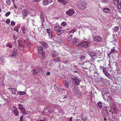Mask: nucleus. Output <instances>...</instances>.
Listing matches in <instances>:
<instances>
[{
  "label": "nucleus",
  "instance_id": "nucleus-57",
  "mask_svg": "<svg viewBox=\"0 0 121 121\" xmlns=\"http://www.w3.org/2000/svg\"><path fill=\"white\" fill-rule=\"evenodd\" d=\"M58 39H57V40L58 41H60L61 40V38L60 37L59 38H58Z\"/></svg>",
  "mask_w": 121,
  "mask_h": 121
},
{
  "label": "nucleus",
  "instance_id": "nucleus-8",
  "mask_svg": "<svg viewBox=\"0 0 121 121\" xmlns=\"http://www.w3.org/2000/svg\"><path fill=\"white\" fill-rule=\"evenodd\" d=\"M42 71V69L41 68L38 67L37 68L33 70L32 72H33V74L34 75H35L38 73H41Z\"/></svg>",
  "mask_w": 121,
  "mask_h": 121
},
{
  "label": "nucleus",
  "instance_id": "nucleus-14",
  "mask_svg": "<svg viewBox=\"0 0 121 121\" xmlns=\"http://www.w3.org/2000/svg\"><path fill=\"white\" fill-rule=\"evenodd\" d=\"M118 111L116 107L115 106L114 108H112V109L109 111V112H112V114L117 112Z\"/></svg>",
  "mask_w": 121,
  "mask_h": 121
},
{
  "label": "nucleus",
  "instance_id": "nucleus-48",
  "mask_svg": "<svg viewBox=\"0 0 121 121\" xmlns=\"http://www.w3.org/2000/svg\"><path fill=\"white\" fill-rule=\"evenodd\" d=\"M114 1L116 2V3L115 4H119V3L120 1V0H114Z\"/></svg>",
  "mask_w": 121,
  "mask_h": 121
},
{
  "label": "nucleus",
  "instance_id": "nucleus-6",
  "mask_svg": "<svg viewBox=\"0 0 121 121\" xmlns=\"http://www.w3.org/2000/svg\"><path fill=\"white\" fill-rule=\"evenodd\" d=\"M75 94L78 97H80L81 96V93L80 90L77 87H75L74 89Z\"/></svg>",
  "mask_w": 121,
  "mask_h": 121
},
{
  "label": "nucleus",
  "instance_id": "nucleus-16",
  "mask_svg": "<svg viewBox=\"0 0 121 121\" xmlns=\"http://www.w3.org/2000/svg\"><path fill=\"white\" fill-rule=\"evenodd\" d=\"M52 2V0H44L43 3V5H48Z\"/></svg>",
  "mask_w": 121,
  "mask_h": 121
},
{
  "label": "nucleus",
  "instance_id": "nucleus-44",
  "mask_svg": "<svg viewBox=\"0 0 121 121\" xmlns=\"http://www.w3.org/2000/svg\"><path fill=\"white\" fill-rule=\"evenodd\" d=\"M14 31H16L17 32H18L19 30L18 27H16L14 29Z\"/></svg>",
  "mask_w": 121,
  "mask_h": 121
},
{
  "label": "nucleus",
  "instance_id": "nucleus-9",
  "mask_svg": "<svg viewBox=\"0 0 121 121\" xmlns=\"http://www.w3.org/2000/svg\"><path fill=\"white\" fill-rule=\"evenodd\" d=\"M80 3L81 5L80 8L82 9H84L87 6V4L85 2H81Z\"/></svg>",
  "mask_w": 121,
  "mask_h": 121
},
{
  "label": "nucleus",
  "instance_id": "nucleus-32",
  "mask_svg": "<svg viewBox=\"0 0 121 121\" xmlns=\"http://www.w3.org/2000/svg\"><path fill=\"white\" fill-rule=\"evenodd\" d=\"M73 37V35H70L69 36L67 39V40L68 41H71L72 38V37Z\"/></svg>",
  "mask_w": 121,
  "mask_h": 121
},
{
  "label": "nucleus",
  "instance_id": "nucleus-22",
  "mask_svg": "<svg viewBox=\"0 0 121 121\" xmlns=\"http://www.w3.org/2000/svg\"><path fill=\"white\" fill-rule=\"evenodd\" d=\"M17 89L14 88H13L11 89V91L12 93L14 95H17L18 94L17 92H16Z\"/></svg>",
  "mask_w": 121,
  "mask_h": 121
},
{
  "label": "nucleus",
  "instance_id": "nucleus-3",
  "mask_svg": "<svg viewBox=\"0 0 121 121\" xmlns=\"http://www.w3.org/2000/svg\"><path fill=\"white\" fill-rule=\"evenodd\" d=\"M91 64L90 62H85L82 64L83 66H81V67L84 69H88V68H87L89 67L90 68Z\"/></svg>",
  "mask_w": 121,
  "mask_h": 121
},
{
  "label": "nucleus",
  "instance_id": "nucleus-27",
  "mask_svg": "<svg viewBox=\"0 0 121 121\" xmlns=\"http://www.w3.org/2000/svg\"><path fill=\"white\" fill-rule=\"evenodd\" d=\"M102 103L100 101H99L98 103H97V104L99 108L101 109L102 108Z\"/></svg>",
  "mask_w": 121,
  "mask_h": 121
},
{
  "label": "nucleus",
  "instance_id": "nucleus-53",
  "mask_svg": "<svg viewBox=\"0 0 121 121\" xmlns=\"http://www.w3.org/2000/svg\"><path fill=\"white\" fill-rule=\"evenodd\" d=\"M109 0H103V1H102V2L104 3H106Z\"/></svg>",
  "mask_w": 121,
  "mask_h": 121
},
{
  "label": "nucleus",
  "instance_id": "nucleus-13",
  "mask_svg": "<svg viewBox=\"0 0 121 121\" xmlns=\"http://www.w3.org/2000/svg\"><path fill=\"white\" fill-rule=\"evenodd\" d=\"M68 79V78L67 77L65 78L63 81L64 84L67 88H68L69 86V84L67 81Z\"/></svg>",
  "mask_w": 121,
  "mask_h": 121
},
{
  "label": "nucleus",
  "instance_id": "nucleus-21",
  "mask_svg": "<svg viewBox=\"0 0 121 121\" xmlns=\"http://www.w3.org/2000/svg\"><path fill=\"white\" fill-rule=\"evenodd\" d=\"M46 30L48 34V35L49 37L50 38H52L53 37V35L52 34L51 32L50 31V30L48 29H47Z\"/></svg>",
  "mask_w": 121,
  "mask_h": 121
},
{
  "label": "nucleus",
  "instance_id": "nucleus-30",
  "mask_svg": "<svg viewBox=\"0 0 121 121\" xmlns=\"http://www.w3.org/2000/svg\"><path fill=\"white\" fill-rule=\"evenodd\" d=\"M85 56L82 55L80 57V60L82 61H83L85 59Z\"/></svg>",
  "mask_w": 121,
  "mask_h": 121
},
{
  "label": "nucleus",
  "instance_id": "nucleus-29",
  "mask_svg": "<svg viewBox=\"0 0 121 121\" xmlns=\"http://www.w3.org/2000/svg\"><path fill=\"white\" fill-rule=\"evenodd\" d=\"M18 48L21 51H23L24 49V47L23 45H21L18 46Z\"/></svg>",
  "mask_w": 121,
  "mask_h": 121
},
{
  "label": "nucleus",
  "instance_id": "nucleus-28",
  "mask_svg": "<svg viewBox=\"0 0 121 121\" xmlns=\"http://www.w3.org/2000/svg\"><path fill=\"white\" fill-rule=\"evenodd\" d=\"M13 112L16 116H17L19 115L18 111L17 109L16 110H14Z\"/></svg>",
  "mask_w": 121,
  "mask_h": 121
},
{
  "label": "nucleus",
  "instance_id": "nucleus-55",
  "mask_svg": "<svg viewBox=\"0 0 121 121\" xmlns=\"http://www.w3.org/2000/svg\"><path fill=\"white\" fill-rule=\"evenodd\" d=\"M99 67H100V70H102V69H103H103H104V68H105V67H103L101 65H100Z\"/></svg>",
  "mask_w": 121,
  "mask_h": 121
},
{
  "label": "nucleus",
  "instance_id": "nucleus-12",
  "mask_svg": "<svg viewBox=\"0 0 121 121\" xmlns=\"http://www.w3.org/2000/svg\"><path fill=\"white\" fill-rule=\"evenodd\" d=\"M50 52L51 55L53 57H56L58 56V53L54 50H51Z\"/></svg>",
  "mask_w": 121,
  "mask_h": 121
},
{
  "label": "nucleus",
  "instance_id": "nucleus-36",
  "mask_svg": "<svg viewBox=\"0 0 121 121\" xmlns=\"http://www.w3.org/2000/svg\"><path fill=\"white\" fill-rule=\"evenodd\" d=\"M19 94L20 95H25L26 94V93L24 91L20 92Z\"/></svg>",
  "mask_w": 121,
  "mask_h": 121
},
{
  "label": "nucleus",
  "instance_id": "nucleus-39",
  "mask_svg": "<svg viewBox=\"0 0 121 121\" xmlns=\"http://www.w3.org/2000/svg\"><path fill=\"white\" fill-rule=\"evenodd\" d=\"M103 72L104 74L108 72L106 70L105 68H104L103 70Z\"/></svg>",
  "mask_w": 121,
  "mask_h": 121
},
{
  "label": "nucleus",
  "instance_id": "nucleus-52",
  "mask_svg": "<svg viewBox=\"0 0 121 121\" xmlns=\"http://www.w3.org/2000/svg\"><path fill=\"white\" fill-rule=\"evenodd\" d=\"M23 114H24V115L26 114H27V113L26 112V111L25 109L24 111L23 112H22Z\"/></svg>",
  "mask_w": 121,
  "mask_h": 121
},
{
  "label": "nucleus",
  "instance_id": "nucleus-47",
  "mask_svg": "<svg viewBox=\"0 0 121 121\" xmlns=\"http://www.w3.org/2000/svg\"><path fill=\"white\" fill-rule=\"evenodd\" d=\"M10 20L9 19H7L6 20V23L7 24H9L10 22Z\"/></svg>",
  "mask_w": 121,
  "mask_h": 121
},
{
  "label": "nucleus",
  "instance_id": "nucleus-17",
  "mask_svg": "<svg viewBox=\"0 0 121 121\" xmlns=\"http://www.w3.org/2000/svg\"><path fill=\"white\" fill-rule=\"evenodd\" d=\"M27 28L25 25L24 26L21 28V30L22 31V32L23 34H25L27 31Z\"/></svg>",
  "mask_w": 121,
  "mask_h": 121
},
{
  "label": "nucleus",
  "instance_id": "nucleus-56",
  "mask_svg": "<svg viewBox=\"0 0 121 121\" xmlns=\"http://www.w3.org/2000/svg\"><path fill=\"white\" fill-rule=\"evenodd\" d=\"M63 63L65 64H68L69 63V61L68 60H67L63 62Z\"/></svg>",
  "mask_w": 121,
  "mask_h": 121
},
{
  "label": "nucleus",
  "instance_id": "nucleus-45",
  "mask_svg": "<svg viewBox=\"0 0 121 121\" xmlns=\"http://www.w3.org/2000/svg\"><path fill=\"white\" fill-rule=\"evenodd\" d=\"M26 44H27V45L28 48H30L31 46V44L30 42Z\"/></svg>",
  "mask_w": 121,
  "mask_h": 121
},
{
  "label": "nucleus",
  "instance_id": "nucleus-19",
  "mask_svg": "<svg viewBox=\"0 0 121 121\" xmlns=\"http://www.w3.org/2000/svg\"><path fill=\"white\" fill-rule=\"evenodd\" d=\"M23 106V105L20 104H19L18 108L22 112H23L24 111L25 108L22 107Z\"/></svg>",
  "mask_w": 121,
  "mask_h": 121
},
{
  "label": "nucleus",
  "instance_id": "nucleus-2",
  "mask_svg": "<svg viewBox=\"0 0 121 121\" xmlns=\"http://www.w3.org/2000/svg\"><path fill=\"white\" fill-rule=\"evenodd\" d=\"M89 44V42L86 41H84L78 44L77 46L78 47H82L85 48L88 47Z\"/></svg>",
  "mask_w": 121,
  "mask_h": 121
},
{
  "label": "nucleus",
  "instance_id": "nucleus-33",
  "mask_svg": "<svg viewBox=\"0 0 121 121\" xmlns=\"http://www.w3.org/2000/svg\"><path fill=\"white\" fill-rule=\"evenodd\" d=\"M105 75L109 79H110L111 77V76L110 73H109L108 72L105 74Z\"/></svg>",
  "mask_w": 121,
  "mask_h": 121
},
{
  "label": "nucleus",
  "instance_id": "nucleus-60",
  "mask_svg": "<svg viewBox=\"0 0 121 121\" xmlns=\"http://www.w3.org/2000/svg\"><path fill=\"white\" fill-rule=\"evenodd\" d=\"M111 54V53H110L108 54L107 55L108 57H110V55Z\"/></svg>",
  "mask_w": 121,
  "mask_h": 121
},
{
  "label": "nucleus",
  "instance_id": "nucleus-40",
  "mask_svg": "<svg viewBox=\"0 0 121 121\" xmlns=\"http://www.w3.org/2000/svg\"><path fill=\"white\" fill-rule=\"evenodd\" d=\"M20 45H23V42L21 40H19L18 42V46Z\"/></svg>",
  "mask_w": 121,
  "mask_h": 121
},
{
  "label": "nucleus",
  "instance_id": "nucleus-15",
  "mask_svg": "<svg viewBox=\"0 0 121 121\" xmlns=\"http://www.w3.org/2000/svg\"><path fill=\"white\" fill-rule=\"evenodd\" d=\"M103 11L106 13H111V11L110 9L108 8H105L103 9Z\"/></svg>",
  "mask_w": 121,
  "mask_h": 121
},
{
  "label": "nucleus",
  "instance_id": "nucleus-10",
  "mask_svg": "<svg viewBox=\"0 0 121 121\" xmlns=\"http://www.w3.org/2000/svg\"><path fill=\"white\" fill-rule=\"evenodd\" d=\"M94 40L96 42H100L102 41V38L98 36L95 37L94 38Z\"/></svg>",
  "mask_w": 121,
  "mask_h": 121
},
{
  "label": "nucleus",
  "instance_id": "nucleus-43",
  "mask_svg": "<svg viewBox=\"0 0 121 121\" xmlns=\"http://www.w3.org/2000/svg\"><path fill=\"white\" fill-rule=\"evenodd\" d=\"M66 24V22H63L61 23V25L62 26H65Z\"/></svg>",
  "mask_w": 121,
  "mask_h": 121
},
{
  "label": "nucleus",
  "instance_id": "nucleus-26",
  "mask_svg": "<svg viewBox=\"0 0 121 121\" xmlns=\"http://www.w3.org/2000/svg\"><path fill=\"white\" fill-rule=\"evenodd\" d=\"M45 48H47L48 47V44L45 42H43L41 44Z\"/></svg>",
  "mask_w": 121,
  "mask_h": 121
},
{
  "label": "nucleus",
  "instance_id": "nucleus-35",
  "mask_svg": "<svg viewBox=\"0 0 121 121\" xmlns=\"http://www.w3.org/2000/svg\"><path fill=\"white\" fill-rule=\"evenodd\" d=\"M29 42H30L29 41L28 38H27V39L25 40V43H26L27 44Z\"/></svg>",
  "mask_w": 121,
  "mask_h": 121
},
{
  "label": "nucleus",
  "instance_id": "nucleus-58",
  "mask_svg": "<svg viewBox=\"0 0 121 121\" xmlns=\"http://www.w3.org/2000/svg\"><path fill=\"white\" fill-rule=\"evenodd\" d=\"M41 19L42 21L43 22L44 21V18H41Z\"/></svg>",
  "mask_w": 121,
  "mask_h": 121
},
{
  "label": "nucleus",
  "instance_id": "nucleus-11",
  "mask_svg": "<svg viewBox=\"0 0 121 121\" xmlns=\"http://www.w3.org/2000/svg\"><path fill=\"white\" fill-rule=\"evenodd\" d=\"M28 11L26 9H24L22 11V15L24 19L28 15Z\"/></svg>",
  "mask_w": 121,
  "mask_h": 121
},
{
  "label": "nucleus",
  "instance_id": "nucleus-41",
  "mask_svg": "<svg viewBox=\"0 0 121 121\" xmlns=\"http://www.w3.org/2000/svg\"><path fill=\"white\" fill-rule=\"evenodd\" d=\"M114 30L116 32H117L119 29V28L118 26H116L114 27Z\"/></svg>",
  "mask_w": 121,
  "mask_h": 121
},
{
  "label": "nucleus",
  "instance_id": "nucleus-7",
  "mask_svg": "<svg viewBox=\"0 0 121 121\" xmlns=\"http://www.w3.org/2000/svg\"><path fill=\"white\" fill-rule=\"evenodd\" d=\"M66 12V14L69 16H71L75 13L74 10L72 8L69 9Z\"/></svg>",
  "mask_w": 121,
  "mask_h": 121
},
{
  "label": "nucleus",
  "instance_id": "nucleus-62",
  "mask_svg": "<svg viewBox=\"0 0 121 121\" xmlns=\"http://www.w3.org/2000/svg\"><path fill=\"white\" fill-rule=\"evenodd\" d=\"M34 2L39 1L40 0H32Z\"/></svg>",
  "mask_w": 121,
  "mask_h": 121
},
{
  "label": "nucleus",
  "instance_id": "nucleus-42",
  "mask_svg": "<svg viewBox=\"0 0 121 121\" xmlns=\"http://www.w3.org/2000/svg\"><path fill=\"white\" fill-rule=\"evenodd\" d=\"M7 47H9L10 48H11L12 47V45L10 43H8L6 45Z\"/></svg>",
  "mask_w": 121,
  "mask_h": 121
},
{
  "label": "nucleus",
  "instance_id": "nucleus-37",
  "mask_svg": "<svg viewBox=\"0 0 121 121\" xmlns=\"http://www.w3.org/2000/svg\"><path fill=\"white\" fill-rule=\"evenodd\" d=\"M10 13L11 12H8L5 14V16L6 17H7L10 14Z\"/></svg>",
  "mask_w": 121,
  "mask_h": 121
},
{
  "label": "nucleus",
  "instance_id": "nucleus-51",
  "mask_svg": "<svg viewBox=\"0 0 121 121\" xmlns=\"http://www.w3.org/2000/svg\"><path fill=\"white\" fill-rule=\"evenodd\" d=\"M117 5V8L118 9H120L121 8V5H119V4H118Z\"/></svg>",
  "mask_w": 121,
  "mask_h": 121
},
{
  "label": "nucleus",
  "instance_id": "nucleus-46",
  "mask_svg": "<svg viewBox=\"0 0 121 121\" xmlns=\"http://www.w3.org/2000/svg\"><path fill=\"white\" fill-rule=\"evenodd\" d=\"M15 24V22L13 21H11V26L14 25Z\"/></svg>",
  "mask_w": 121,
  "mask_h": 121
},
{
  "label": "nucleus",
  "instance_id": "nucleus-31",
  "mask_svg": "<svg viewBox=\"0 0 121 121\" xmlns=\"http://www.w3.org/2000/svg\"><path fill=\"white\" fill-rule=\"evenodd\" d=\"M54 61L55 62H59L60 61V60L59 57H58L54 59Z\"/></svg>",
  "mask_w": 121,
  "mask_h": 121
},
{
  "label": "nucleus",
  "instance_id": "nucleus-59",
  "mask_svg": "<svg viewBox=\"0 0 121 121\" xmlns=\"http://www.w3.org/2000/svg\"><path fill=\"white\" fill-rule=\"evenodd\" d=\"M50 74V73L49 72H48L47 73L46 75H49Z\"/></svg>",
  "mask_w": 121,
  "mask_h": 121
},
{
  "label": "nucleus",
  "instance_id": "nucleus-5",
  "mask_svg": "<svg viewBox=\"0 0 121 121\" xmlns=\"http://www.w3.org/2000/svg\"><path fill=\"white\" fill-rule=\"evenodd\" d=\"M71 78L72 79V81L75 82L76 84L78 85H79L80 81L78 79L77 77L74 75L71 76Z\"/></svg>",
  "mask_w": 121,
  "mask_h": 121
},
{
  "label": "nucleus",
  "instance_id": "nucleus-64",
  "mask_svg": "<svg viewBox=\"0 0 121 121\" xmlns=\"http://www.w3.org/2000/svg\"><path fill=\"white\" fill-rule=\"evenodd\" d=\"M73 120L72 118H70L68 121H72Z\"/></svg>",
  "mask_w": 121,
  "mask_h": 121
},
{
  "label": "nucleus",
  "instance_id": "nucleus-34",
  "mask_svg": "<svg viewBox=\"0 0 121 121\" xmlns=\"http://www.w3.org/2000/svg\"><path fill=\"white\" fill-rule=\"evenodd\" d=\"M76 29H73L72 30L70 31L69 32V33H73L75 32L76 31Z\"/></svg>",
  "mask_w": 121,
  "mask_h": 121
},
{
  "label": "nucleus",
  "instance_id": "nucleus-23",
  "mask_svg": "<svg viewBox=\"0 0 121 121\" xmlns=\"http://www.w3.org/2000/svg\"><path fill=\"white\" fill-rule=\"evenodd\" d=\"M62 27L60 25L55 27H54V29L56 31H58L62 29Z\"/></svg>",
  "mask_w": 121,
  "mask_h": 121
},
{
  "label": "nucleus",
  "instance_id": "nucleus-20",
  "mask_svg": "<svg viewBox=\"0 0 121 121\" xmlns=\"http://www.w3.org/2000/svg\"><path fill=\"white\" fill-rule=\"evenodd\" d=\"M79 41V39L75 37H74L72 40V43L73 44H75L78 42Z\"/></svg>",
  "mask_w": 121,
  "mask_h": 121
},
{
  "label": "nucleus",
  "instance_id": "nucleus-24",
  "mask_svg": "<svg viewBox=\"0 0 121 121\" xmlns=\"http://www.w3.org/2000/svg\"><path fill=\"white\" fill-rule=\"evenodd\" d=\"M58 1L59 2L64 5H65L67 3L66 0H58Z\"/></svg>",
  "mask_w": 121,
  "mask_h": 121
},
{
  "label": "nucleus",
  "instance_id": "nucleus-1",
  "mask_svg": "<svg viewBox=\"0 0 121 121\" xmlns=\"http://www.w3.org/2000/svg\"><path fill=\"white\" fill-rule=\"evenodd\" d=\"M37 49L40 58L43 59L45 57V54L44 52L43 51V47L42 46L38 47Z\"/></svg>",
  "mask_w": 121,
  "mask_h": 121
},
{
  "label": "nucleus",
  "instance_id": "nucleus-61",
  "mask_svg": "<svg viewBox=\"0 0 121 121\" xmlns=\"http://www.w3.org/2000/svg\"><path fill=\"white\" fill-rule=\"evenodd\" d=\"M12 43L13 44V45H15L16 44V41H15L13 43Z\"/></svg>",
  "mask_w": 121,
  "mask_h": 121
},
{
  "label": "nucleus",
  "instance_id": "nucleus-4",
  "mask_svg": "<svg viewBox=\"0 0 121 121\" xmlns=\"http://www.w3.org/2000/svg\"><path fill=\"white\" fill-rule=\"evenodd\" d=\"M12 53L9 56V57L10 58L14 57L15 58L17 54L18 51L17 50L16 48H14L12 50Z\"/></svg>",
  "mask_w": 121,
  "mask_h": 121
},
{
  "label": "nucleus",
  "instance_id": "nucleus-50",
  "mask_svg": "<svg viewBox=\"0 0 121 121\" xmlns=\"http://www.w3.org/2000/svg\"><path fill=\"white\" fill-rule=\"evenodd\" d=\"M40 18H44L43 14L42 13H41L40 15Z\"/></svg>",
  "mask_w": 121,
  "mask_h": 121
},
{
  "label": "nucleus",
  "instance_id": "nucleus-25",
  "mask_svg": "<svg viewBox=\"0 0 121 121\" xmlns=\"http://www.w3.org/2000/svg\"><path fill=\"white\" fill-rule=\"evenodd\" d=\"M81 118L82 119L83 121H89L88 120V119L85 116H82V115Z\"/></svg>",
  "mask_w": 121,
  "mask_h": 121
},
{
  "label": "nucleus",
  "instance_id": "nucleus-54",
  "mask_svg": "<svg viewBox=\"0 0 121 121\" xmlns=\"http://www.w3.org/2000/svg\"><path fill=\"white\" fill-rule=\"evenodd\" d=\"M115 50L114 48H113L111 49V52H115Z\"/></svg>",
  "mask_w": 121,
  "mask_h": 121
},
{
  "label": "nucleus",
  "instance_id": "nucleus-38",
  "mask_svg": "<svg viewBox=\"0 0 121 121\" xmlns=\"http://www.w3.org/2000/svg\"><path fill=\"white\" fill-rule=\"evenodd\" d=\"M10 0H6V2L7 4L8 5H11V3L10 2Z\"/></svg>",
  "mask_w": 121,
  "mask_h": 121
},
{
  "label": "nucleus",
  "instance_id": "nucleus-63",
  "mask_svg": "<svg viewBox=\"0 0 121 121\" xmlns=\"http://www.w3.org/2000/svg\"><path fill=\"white\" fill-rule=\"evenodd\" d=\"M81 120H80V119H77L76 121H81Z\"/></svg>",
  "mask_w": 121,
  "mask_h": 121
},
{
  "label": "nucleus",
  "instance_id": "nucleus-49",
  "mask_svg": "<svg viewBox=\"0 0 121 121\" xmlns=\"http://www.w3.org/2000/svg\"><path fill=\"white\" fill-rule=\"evenodd\" d=\"M23 116H21L19 121H24V119L23 118Z\"/></svg>",
  "mask_w": 121,
  "mask_h": 121
},
{
  "label": "nucleus",
  "instance_id": "nucleus-18",
  "mask_svg": "<svg viewBox=\"0 0 121 121\" xmlns=\"http://www.w3.org/2000/svg\"><path fill=\"white\" fill-rule=\"evenodd\" d=\"M64 30H60L57 31L56 34L57 35L59 36L61 35L64 32Z\"/></svg>",
  "mask_w": 121,
  "mask_h": 121
}]
</instances>
